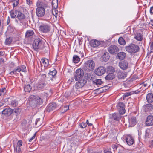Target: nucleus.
Wrapping results in <instances>:
<instances>
[{"label": "nucleus", "mask_w": 153, "mask_h": 153, "mask_svg": "<svg viewBox=\"0 0 153 153\" xmlns=\"http://www.w3.org/2000/svg\"><path fill=\"white\" fill-rule=\"evenodd\" d=\"M61 138L60 137H56V140H55V143H56L57 144H60L61 143Z\"/></svg>", "instance_id": "obj_49"}, {"label": "nucleus", "mask_w": 153, "mask_h": 153, "mask_svg": "<svg viewBox=\"0 0 153 153\" xmlns=\"http://www.w3.org/2000/svg\"><path fill=\"white\" fill-rule=\"evenodd\" d=\"M124 106V104L122 102L119 103L117 105L119 113L121 114H123L125 112Z\"/></svg>", "instance_id": "obj_14"}, {"label": "nucleus", "mask_w": 153, "mask_h": 153, "mask_svg": "<svg viewBox=\"0 0 153 153\" xmlns=\"http://www.w3.org/2000/svg\"><path fill=\"white\" fill-rule=\"evenodd\" d=\"M6 92V90L5 88L0 89V96L4 95Z\"/></svg>", "instance_id": "obj_47"}, {"label": "nucleus", "mask_w": 153, "mask_h": 153, "mask_svg": "<svg viewBox=\"0 0 153 153\" xmlns=\"http://www.w3.org/2000/svg\"><path fill=\"white\" fill-rule=\"evenodd\" d=\"M134 38L138 41H141L143 39V36L140 33H136Z\"/></svg>", "instance_id": "obj_27"}, {"label": "nucleus", "mask_w": 153, "mask_h": 153, "mask_svg": "<svg viewBox=\"0 0 153 153\" xmlns=\"http://www.w3.org/2000/svg\"><path fill=\"white\" fill-rule=\"evenodd\" d=\"M32 89L31 86L29 84L25 85L24 87V89L25 92L29 93Z\"/></svg>", "instance_id": "obj_34"}, {"label": "nucleus", "mask_w": 153, "mask_h": 153, "mask_svg": "<svg viewBox=\"0 0 153 153\" xmlns=\"http://www.w3.org/2000/svg\"><path fill=\"white\" fill-rule=\"evenodd\" d=\"M14 147L15 151H16L18 153L20 152L21 150V148L17 146H14Z\"/></svg>", "instance_id": "obj_50"}, {"label": "nucleus", "mask_w": 153, "mask_h": 153, "mask_svg": "<svg viewBox=\"0 0 153 153\" xmlns=\"http://www.w3.org/2000/svg\"><path fill=\"white\" fill-rule=\"evenodd\" d=\"M11 105L13 107H16L18 105V101L16 100H12L11 102Z\"/></svg>", "instance_id": "obj_41"}, {"label": "nucleus", "mask_w": 153, "mask_h": 153, "mask_svg": "<svg viewBox=\"0 0 153 153\" xmlns=\"http://www.w3.org/2000/svg\"><path fill=\"white\" fill-rule=\"evenodd\" d=\"M58 0H53L52 2V7L57 8Z\"/></svg>", "instance_id": "obj_39"}, {"label": "nucleus", "mask_w": 153, "mask_h": 153, "mask_svg": "<svg viewBox=\"0 0 153 153\" xmlns=\"http://www.w3.org/2000/svg\"><path fill=\"white\" fill-rule=\"evenodd\" d=\"M106 68L103 66H100L96 68L94 71L95 74L99 76L103 75L106 72Z\"/></svg>", "instance_id": "obj_8"}, {"label": "nucleus", "mask_w": 153, "mask_h": 153, "mask_svg": "<svg viewBox=\"0 0 153 153\" xmlns=\"http://www.w3.org/2000/svg\"><path fill=\"white\" fill-rule=\"evenodd\" d=\"M126 50L131 53H134L137 52L139 49V46L135 44H131L126 47Z\"/></svg>", "instance_id": "obj_4"}, {"label": "nucleus", "mask_w": 153, "mask_h": 153, "mask_svg": "<svg viewBox=\"0 0 153 153\" xmlns=\"http://www.w3.org/2000/svg\"><path fill=\"white\" fill-rule=\"evenodd\" d=\"M41 123L40 118H38L36 119L35 124L37 127H38L41 125Z\"/></svg>", "instance_id": "obj_43"}, {"label": "nucleus", "mask_w": 153, "mask_h": 153, "mask_svg": "<svg viewBox=\"0 0 153 153\" xmlns=\"http://www.w3.org/2000/svg\"><path fill=\"white\" fill-rule=\"evenodd\" d=\"M119 43L121 45H124L126 44V42L124 39L122 37H120L118 39Z\"/></svg>", "instance_id": "obj_40"}, {"label": "nucleus", "mask_w": 153, "mask_h": 153, "mask_svg": "<svg viewBox=\"0 0 153 153\" xmlns=\"http://www.w3.org/2000/svg\"><path fill=\"white\" fill-rule=\"evenodd\" d=\"M22 141L21 140H19L18 143H17V144L16 146L20 148L22 146Z\"/></svg>", "instance_id": "obj_53"}, {"label": "nucleus", "mask_w": 153, "mask_h": 153, "mask_svg": "<svg viewBox=\"0 0 153 153\" xmlns=\"http://www.w3.org/2000/svg\"><path fill=\"white\" fill-rule=\"evenodd\" d=\"M150 13L152 14H153V6L151 7L150 8Z\"/></svg>", "instance_id": "obj_57"}, {"label": "nucleus", "mask_w": 153, "mask_h": 153, "mask_svg": "<svg viewBox=\"0 0 153 153\" xmlns=\"http://www.w3.org/2000/svg\"><path fill=\"white\" fill-rule=\"evenodd\" d=\"M80 59V58L77 55H74L73 57V60L74 63H75L79 62Z\"/></svg>", "instance_id": "obj_36"}, {"label": "nucleus", "mask_w": 153, "mask_h": 153, "mask_svg": "<svg viewBox=\"0 0 153 153\" xmlns=\"http://www.w3.org/2000/svg\"><path fill=\"white\" fill-rule=\"evenodd\" d=\"M34 34L33 30H27L25 34V37H28L33 36Z\"/></svg>", "instance_id": "obj_33"}, {"label": "nucleus", "mask_w": 153, "mask_h": 153, "mask_svg": "<svg viewBox=\"0 0 153 153\" xmlns=\"http://www.w3.org/2000/svg\"><path fill=\"white\" fill-rule=\"evenodd\" d=\"M126 56V54L124 52H120L117 54V58L120 60L124 59Z\"/></svg>", "instance_id": "obj_25"}, {"label": "nucleus", "mask_w": 153, "mask_h": 153, "mask_svg": "<svg viewBox=\"0 0 153 153\" xmlns=\"http://www.w3.org/2000/svg\"><path fill=\"white\" fill-rule=\"evenodd\" d=\"M132 94L131 92H127L125 93L123 96V98L128 97Z\"/></svg>", "instance_id": "obj_48"}, {"label": "nucleus", "mask_w": 153, "mask_h": 153, "mask_svg": "<svg viewBox=\"0 0 153 153\" xmlns=\"http://www.w3.org/2000/svg\"><path fill=\"white\" fill-rule=\"evenodd\" d=\"M13 112V110L10 108H6L2 111V114L6 116H10Z\"/></svg>", "instance_id": "obj_18"}, {"label": "nucleus", "mask_w": 153, "mask_h": 153, "mask_svg": "<svg viewBox=\"0 0 153 153\" xmlns=\"http://www.w3.org/2000/svg\"><path fill=\"white\" fill-rule=\"evenodd\" d=\"M39 30L42 33H47L50 31L51 26L47 24H42L39 27Z\"/></svg>", "instance_id": "obj_6"}, {"label": "nucleus", "mask_w": 153, "mask_h": 153, "mask_svg": "<svg viewBox=\"0 0 153 153\" xmlns=\"http://www.w3.org/2000/svg\"><path fill=\"white\" fill-rule=\"evenodd\" d=\"M42 80L43 82L41 83H39L35 87L34 89L35 90H42L44 87L47 85V83L45 81L46 79V76L45 74H43L41 75Z\"/></svg>", "instance_id": "obj_5"}, {"label": "nucleus", "mask_w": 153, "mask_h": 153, "mask_svg": "<svg viewBox=\"0 0 153 153\" xmlns=\"http://www.w3.org/2000/svg\"><path fill=\"white\" fill-rule=\"evenodd\" d=\"M41 61L42 62L45 67H47L48 66L49 63L48 59H41Z\"/></svg>", "instance_id": "obj_32"}, {"label": "nucleus", "mask_w": 153, "mask_h": 153, "mask_svg": "<svg viewBox=\"0 0 153 153\" xmlns=\"http://www.w3.org/2000/svg\"><path fill=\"white\" fill-rule=\"evenodd\" d=\"M108 51L111 54H115L119 51V48L115 45H111L108 48Z\"/></svg>", "instance_id": "obj_10"}, {"label": "nucleus", "mask_w": 153, "mask_h": 153, "mask_svg": "<svg viewBox=\"0 0 153 153\" xmlns=\"http://www.w3.org/2000/svg\"><path fill=\"white\" fill-rule=\"evenodd\" d=\"M4 63V60L3 58L0 59V67L3 65Z\"/></svg>", "instance_id": "obj_54"}, {"label": "nucleus", "mask_w": 153, "mask_h": 153, "mask_svg": "<svg viewBox=\"0 0 153 153\" xmlns=\"http://www.w3.org/2000/svg\"><path fill=\"white\" fill-rule=\"evenodd\" d=\"M102 82L101 79H96L92 80V83L94 85H100L102 84Z\"/></svg>", "instance_id": "obj_24"}, {"label": "nucleus", "mask_w": 153, "mask_h": 153, "mask_svg": "<svg viewBox=\"0 0 153 153\" xmlns=\"http://www.w3.org/2000/svg\"><path fill=\"white\" fill-rule=\"evenodd\" d=\"M68 81L69 82H70V83H71L72 82H74L73 78L72 77H71V79H70L68 80Z\"/></svg>", "instance_id": "obj_59"}, {"label": "nucleus", "mask_w": 153, "mask_h": 153, "mask_svg": "<svg viewBox=\"0 0 153 153\" xmlns=\"http://www.w3.org/2000/svg\"><path fill=\"white\" fill-rule=\"evenodd\" d=\"M86 82V81L85 80H80L76 83L75 88L77 90L81 88L84 86Z\"/></svg>", "instance_id": "obj_12"}, {"label": "nucleus", "mask_w": 153, "mask_h": 153, "mask_svg": "<svg viewBox=\"0 0 153 153\" xmlns=\"http://www.w3.org/2000/svg\"><path fill=\"white\" fill-rule=\"evenodd\" d=\"M129 126L132 127L135 125L137 122L136 117H132L129 119Z\"/></svg>", "instance_id": "obj_20"}, {"label": "nucleus", "mask_w": 153, "mask_h": 153, "mask_svg": "<svg viewBox=\"0 0 153 153\" xmlns=\"http://www.w3.org/2000/svg\"><path fill=\"white\" fill-rule=\"evenodd\" d=\"M33 47L35 51H38L44 48V43L40 39H36L34 41Z\"/></svg>", "instance_id": "obj_1"}, {"label": "nucleus", "mask_w": 153, "mask_h": 153, "mask_svg": "<svg viewBox=\"0 0 153 153\" xmlns=\"http://www.w3.org/2000/svg\"><path fill=\"white\" fill-rule=\"evenodd\" d=\"M146 107H149L150 110H151V109H152L153 108V105L151 104H148L146 105Z\"/></svg>", "instance_id": "obj_55"}, {"label": "nucleus", "mask_w": 153, "mask_h": 153, "mask_svg": "<svg viewBox=\"0 0 153 153\" xmlns=\"http://www.w3.org/2000/svg\"><path fill=\"white\" fill-rule=\"evenodd\" d=\"M4 54V53L2 51H0V56H3Z\"/></svg>", "instance_id": "obj_63"}, {"label": "nucleus", "mask_w": 153, "mask_h": 153, "mask_svg": "<svg viewBox=\"0 0 153 153\" xmlns=\"http://www.w3.org/2000/svg\"><path fill=\"white\" fill-rule=\"evenodd\" d=\"M84 72L83 70L78 69L77 70L74 74V77L76 81L82 78Z\"/></svg>", "instance_id": "obj_7"}, {"label": "nucleus", "mask_w": 153, "mask_h": 153, "mask_svg": "<svg viewBox=\"0 0 153 153\" xmlns=\"http://www.w3.org/2000/svg\"><path fill=\"white\" fill-rule=\"evenodd\" d=\"M110 56L109 53L106 52L104 53L102 56V59L104 62H106L109 58Z\"/></svg>", "instance_id": "obj_26"}, {"label": "nucleus", "mask_w": 153, "mask_h": 153, "mask_svg": "<svg viewBox=\"0 0 153 153\" xmlns=\"http://www.w3.org/2000/svg\"><path fill=\"white\" fill-rule=\"evenodd\" d=\"M64 96L66 97H68L69 95L67 92H65L64 95Z\"/></svg>", "instance_id": "obj_60"}, {"label": "nucleus", "mask_w": 153, "mask_h": 153, "mask_svg": "<svg viewBox=\"0 0 153 153\" xmlns=\"http://www.w3.org/2000/svg\"><path fill=\"white\" fill-rule=\"evenodd\" d=\"M127 75V72L124 71H119L117 74V77L120 79H124L126 77Z\"/></svg>", "instance_id": "obj_16"}, {"label": "nucleus", "mask_w": 153, "mask_h": 153, "mask_svg": "<svg viewBox=\"0 0 153 153\" xmlns=\"http://www.w3.org/2000/svg\"><path fill=\"white\" fill-rule=\"evenodd\" d=\"M86 123L87 125L88 124V125L89 126H91L92 125V124L91 123H90L89 122V121H88V120H87Z\"/></svg>", "instance_id": "obj_58"}, {"label": "nucleus", "mask_w": 153, "mask_h": 153, "mask_svg": "<svg viewBox=\"0 0 153 153\" xmlns=\"http://www.w3.org/2000/svg\"><path fill=\"white\" fill-rule=\"evenodd\" d=\"M105 79L107 80H110L113 79V77L112 75V74L109 73L105 77Z\"/></svg>", "instance_id": "obj_45"}, {"label": "nucleus", "mask_w": 153, "mask_h": 153, "mask_svg": "<svg viewBox=\"0 0 153 153\" xmlns=\"http://www.w3.org/2000/svg\"><path fill=\"white\" fill-rule=\"evenodd\" d=\"M126 141L127 143L130 146L132 145L134 142L133 138L130 135H128L126 136Z\"/></svg>", "instance_id": "obj_17"}, {"label": "nucleus", "mask_w": 153, "mask_h": 153, "mask_svg": "<svg viewBox=\"0 0 153 153\" xmlns=\"http://www.w3.org/2000/svg\"><path fill=\"white\" fill-rule=\"evenodd\" d=\"M146 125L147 126H150L153 125V116L149 115L148 116L146 122Z\"/></svg>", "instance_id": "obj_19"}, {"label": "nucleus", "mask_w": 153, "mask_h": 153, "mask_svg": "<svg viewBox=\"0 0 153 153\" xmlns=\"http://www.w3.org/2000/svg\"><path fill=\"white\" fill-rule=\"evenodd\" d=\"M19 110V109H14L13 110V112L14 111V112L16 113L17 112H18V111Z\"/></svg>", "instance_id": "obj_62"}, {"label": "nucleus", "mask_w": 153, "mask_h": 153, "mask_svg": "<svg viewBox=\"0 0 153 153\" xmlns=\"http://www.w3.org/2000/svg\"><path fill=\"white\" fill-rule=\"evenodd\" d=\"M100 44L99 41L96 40H91L90 42L91 46L93 47H96L98 46Z\"/></svg>", "instance_id": "obj_22"}, {"label": "nucleus", "mask_w": 153, "mask_h": 153, "mask_svg": "<svg viewBox=\"0 0 153 153\" xmlns=\"http://www.w3.org/2000/svg\"><path fill=\"white\" fill-rule=\"evenodd\" d=\"M147 85V83L145 82H143V83H141L140 85V88L143 90H146Z\"/></svg>", "instance_id": "obj_37"}, {"label": "nucleus", "mask_w": 153, "mask_h": 153, "mask_svg": "<svg viewBox=\"0 0 153 153\" xmlns=\"http://www.w3.org/2000/svg\"><path fill=\"white\" fill-rule=\"evenodd\" d=\"M56 70H54L53 71H50L49 73V76L51 78V80H53V79L54 78V76L56 75Z\"/></svg>", "instance_id": "obj_30"}, {"label": "nucleus", "mask_w": 153, "mask_h": 153, "mask_svg": "<svg viewBox=\"0 0 153 153\" xmlns=\"http://www.w3.org/2000/svg\"><path fill=\"white\" fill-rule=\"evenodd\" d=\"M27 3L28 4H30L31 3V1L30 0H26Z\"/></svg>", "instance_id": "obj_61"}, {"label": "nucleus", "mask_w": 153, "mask_h": 153, "mask_svg": "<svg viewBox=\"0 0 153 153\" xmlns=\"http://www.w3.org/2000/svg\"><path fill=\"white\" fill-rule=\"evenodd\" d=\"M108 71L109 74H112L115 71L114 68L111 66H109L108 68Z\"/></svg>", "instance_id": "obj_38"}, {"label": "nucleus", "mask_w": 153, "mask_h": 153, "mask_svg": "<svg viewBox=\"0 0 153 153\" xmlns=\"http://www.w3.org/2000/svg\"><path fill=\"white\" fill-rule=\"evenodd\" d=\"M58 108L59 107L57 105L56 103L53 102L50 103L48 105L47 107L46 111L48 112H50Z\"/></svg>", "instance_id": "obj_13"}, {"label": "nucleus", "mask_w": 153, "mask_h": 153, "mask_svg": "<svg viewBox=\"0 0 153 153\" xmlns=\"http://www.w3.org/2000/svg\"><path fill=\"white\" fill-rule=\"evenodd\" d=\"M19 11L15 10L14 11L12 10L10 11V16L11 18H14L16 17Z\"/></svg>", "instance_id": "obj_35"}, {"label": "nucleus", "mask_w": 153, "mask_h": 153, "mask_svg": "<svg viewBox=\"0 0 153 153\" xmlns=\"http://www.w3.org/2000/svg\"><path fill=\"white\" fill-rule=\"evenodd\" d=\"M56 8H57L52 7V14L55 16L57 14L58 12V10H56Z\"/></svg>", "instance_id": "obj_46"}, {"label": "nucleus", "mask_w": 153, "mask_h": 153, "mask_svg": "<svg viewBox=\"0 0 153 153\" xmlns=\"http://www.w3.org/2000/svg\"><path fill=\"white\" fill-rule=\"evenodd\" d=\"M32 97L33 98V99L30 100V104L31 106L33 108H35L36 107L37 104H38L36 100L35 97H34L33 96H32Z\"/></svg>", "instance_id": "obj_23"}, {"label": "nucleus", "mask_w": 153, "mask_h": 153, "mask_svg": "<svg viewBox=\"0 0 153 153\" xmlns=\"http://www.w3.org/2000/svg\"><path fill=\"white\" fill-rule=\"evenodd\" d=\"M32 96H33L35 98L38 104L39 105H41L43 103V98L39 96L35 97L33 95H32Z\"/></svg>", "instance_id": "obj_29"}, {"label": "nucleus", "mask_w": 153, "mask_h": 153, "mask_svg": "<svg viewBox=\"0 0 153 153\" xmlns=\"http://www.w3.org/2000/svg\"><path fill=\"white\" fill-rule=\"evenodd\" d=\"M14 3L13 4V7L16 6L19 4V0H14Z\"/></svg>", "instance_id": "obj_52"}, {"label": "nucleus", "mask_w": 153, "mask_h": 153, "mask_svg": "<svg viewBox=\"0 0 153 153\" xmlns=\"http://www.w3.org/2000/svg\"><path fill=\"white\" fill-rule=\"evenodd\" d=\"M146 99L149 103L152 102L153 101V94L152 93L148 94L146 96Z\"/></svg>", "instance_id": "obj_28"}, {"label": "nucleus", "mask_w": 153, "mask_h": 153, "mask_svg": "<svg viewBox=\"0 0 153 153\" xmlns=\"http://www.w3.org/2000/svg\"><path fill=\"white\" fill-rule=\"evenodd\" d=\"M19 21V22L18 21L17 19L16 20V22L17 23L19 22L23 23L22 22V21L25 18V15L23 13H22L20 11H19L16 17Z\"/></svg>", "instance_id": "obj_15"}, {"label": "nucleus", "mask_w": 153, "mask_h": 153, "mask_svg": "<svg viewBox=\"0 0 153 153\" xmlns=\"http://www.w3.org/2000/svg\"><path fill=\"white\" fill-rule=\"evenodd\" d=\"M128 65V62L126 61H122L119 63V66L120 68L124 70L127 68Z\"/></svg>", "instance_id": "obj_21"}, {"label": "nucleus", "mask_w": 153, "mask_h": 153, "mask_svg": "<svg viewBox=\"0 0 153 153\" xmlns=\"http://www.w3.org/2000/svg\"><path fill=\"white\" fill-rule=\"evenodd\" d=\"M152 131L149 129H147L145 131V137L146 138H149L151 136Z\"/></svg>", "instance_id": "obj_31"}, {"label": "nucleus", "mask_w": 153, "mask_h": 153, "mask_svg": "<svg viewBox=\"0 0 153 153\" xmlns=\"http://www.w3.org/2000/svg\"><path fill=\"white\" fill-rule=\"evenodd\" d=\"M95 66V64L93 60H89L84 63L83 68L85 71L90 72L94 69Z\"/></svg>", "instance_id": "obj_2"}, {"label": "nucleus", "mask_w": 153, "mask_h": 153, "mask_svg": "<svg viewBox=\"0 0 153 153\" xmlns=\"http://www.w3.org/2000/svg\"><path fill=\"white\" fill-rule=\"evenodd\" d=\"M80 126L82 128H84L87 126V124L85 123L82 122L80 124Z\"/></svg>", "instance_id": "obj_51"}, {"label": "nucleus", "mask_w": 153, "mask_h": 153, "mask_svg": "<svg viewBox=\"0 0 153 153\" xmlns=\"http://www.w3.org/2000/svg\"><path fill=\"white\" fill-rule=\"evenodd\" d=\"M120 119V116L118 114H113L110 117L109 121L111 124L114 123V121H118Z\"/></svg>", "instance_id": "obj_11"}, {"label": "nucleus", "mask_w": 153, "mask_h": 153, "mask_svg": "<svg viewBox=\"0 0 153 153\" xmlns=\"http://www.w3.org/2000/svg\"><path fill=\"white\" fill-rule=\"evenodd\" d=\"M37 6L38 7L36 10V14L38 17L43 16L45 13V10L42 7L43 6L42 2L39 1L37 3Z\"/></svg>", "instance_id": "obj_3"}, {"label": "nucleus", "mask_w": 153, "mask_h": 153, "mask_svg": "<svg viewBox=\"0 0 153 153\" xmlns=\"http://www.w3.org/2000/svg\"><path fill=\"white\" fill-rule=\"evenodd\" d=\"M149 46L150 49V53L151 54L153 52V40L152 41L150 42Z\"/></svg>", "instance_id": "obj_44"}, {"label": "nucleus", "mask_w": 153, "mask_h": 153, "mask_svg": "<svg viewBox=\"0 0 153 153\" xmlns=\"http://www.w3.org/2000/svg\"><path fill=\"white\" fill-rule=\"evenodd\" d=\"M36 134V133H35L33 136L29 140V142H31L33 140L35 137Z\"/></svg>", "instance_id": "obj_56"}, {"label": "nucleus", "mask_w": 153, "mask_h": 153, "mask_svg": "<svg viewBox=\"0 0 153 153\" xmlns=\"http://www.w3.org/2000/svg\"><path fill=\"white\" fill-rule=\"evenodd\" d=\"M12 41V39L10 37H9L6 39L5 41V44L7 45H9Z\"/></svg>", "instance_id": "obj_42"}, {"label": "nucleus", "mask_w": 153, "mask_h": 153, "mask_svg": "<svg viewBox=\"0 0 153 153\" xmlns=\"http://www.w3.org/2000/svg\"><path fill=\"white\" fill-rule=\"evenodd\" d=\"M104 153H112V152L110 151H107L105 152Z\"/></svg>", "instance_id": "obj_64"}, {"label": "nucleus", "mask_w": 153, "mask_h": 153, "mask_svg": "<svg viewBox=\"0 0 153 153\" xmlns=\"http://www.w3.org/2000/svg\"><path fill=\"white\" fill-rule=\"evenodd\" d=\"M26 70V67L24 65H22L20 66H18L13 71L10 72L9 74L11 75L13 74H16L17 73V72H20L21 71L25 72Z\"/></svg>", "instance_id": "obj_9"}]
</instances>
